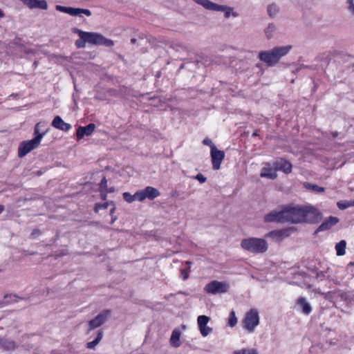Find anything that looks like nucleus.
<instances>
[{
    "mask_svg": "<svg viewBox=\"0 0 354 354\" xmlns=\"http://www.w3.org/2000/svg\"><path fill=\"white\" fill-rule=\"evenodd\" d=\"M292 48L291 45L276 46L269 50L260 51L258 58L268 66H274L280 59L286 56Z\"/></svg>",
    "mask_w": 354,
    "mask_h": 354,
    "instance_id": "nucleus-1",
    "label": "nucleus"
},
{
    "mask_svg": "<svg viewBox=\"0 0 354 354\" xmlns=\"http://www.w3.org/2000/svg\"><path fill=\"white\" fill-rule=\"evenodd\" d=\"M241 248L253 254L264 253L268 248V244L264 239L250 237L241 241Z\"/></svg>",
    "mask_w": 354,
    "mask_h": 354,
    "instance_id": "nucleus-2",
    "label": "nucleus"
},
{
    "mask_svg": "<svg viewBox=\"0 0 354 354\" xmlns=\"http://www.w3.org/2000/svg\"><path fill=\"white\" fill-rule=\"evenodd\" d=\"M283 208L285 223H304L303 205L290 204L283 206Z\"/></svg>",
    "mask_w": 354,
    "mask_h": 354,
    "instance_id": "nucleus-3",
    "label": "nucleus"
},
{
    "mask_svg": "<svg viewBox=\"0 0 354 354\" xmlns=\"http://www.w3.org/2000/svg\"><path fill=\"white\" fill-rule=\"evenodd\" d=\"M48 133V129L44 130L42 133L38 134L33 139L24 141L20 143L18 149V156L20 158L25 156L32 150L36 149L41 142L43 137Z\"/></svg>",
    "mask_w": 354,
    "mask_h": 354,
    "instance_id": "nucleus-4",
    "label": "nucleus"
},
{
    "mask_svg": "<svg viewBox=\"0 0 354 354\" xmlns=\"http://www.w3.org/2000/svg\"><path fill=\"white\" fill-rule=\"evenodd\" d=\"M259 324V315L256 308H252L246 313L243 319V327L248 333H252Z\"/></svg>",
    "mask_w": 354,
    "mask_h": 354,
    "instance_id": "nucleus-5",
    "label": "nucleus"
},
{
    "mask_svg": "<svg viewBox=\"0 0 354 354\" xmlns=\"http://www.w3.org/2000/svg\"><path fill=\"white\" fill-rule=\"evenodd\" d=\"M85 36L86 43L92 45H101L106 47H111L114 45L113 41L104 37L97 32H82Z\"/></svg>",
    "mask_w": 354,
    "mask_h": 354,
    "instance_id": "nucleus-6",
    "label": "nucleus"
},
{
    "mask_svg": "<svg viewBox=\"0 0 354 354\" xmlns=\"http://www.w3.org/2000/svg\"><path fill=\"white\" fill-rule=\"evenodd\" d=\"M230 289V284L227 281L214 280L208 283L204 287L205 292L212 295L226 293Z\"/></svg>",
    "mask_w": 354,
    "mask_h": 354,
    "instance_id": "nucleus-7",
    "label": "nucleus"
},
{
    "mask_svg": "<svg viewBox=\"0 0 354 354\" xmlns=\"http://www.w3.org/2000/svg\"><path fill=\"white\" fill-rule=\"evenodd\" d=\"M304 223H315L322 218L320 212L312 205H303Z\"/></svg>",
    "mask_w": 354,
    "mask_h": 354,
    "instance_id": "nucleus-8",
    "label": "nucleus"
},
{
    "mask_svg": "<svg viewBox=\"0 0 354 354\" xmlns=\"http://www.w3.org/2000/svg\"><path fill=\"white\" fill-rule=\"evenodd\" d=\"M210 317L207 315H199L197 317L198 328L203 337H207L213 330L212 327L207 326Z\"/></svg>",
    "mask_w": 354,
    "mask_h": 354,
    "instance_id": "nucleus-9",
    "label": "nucleus"
},
{
    "mask_svg": "<svg viewBox=\"0 0 354 354\" xmlns=\"http://www.w3.org/2000/svg\"><path fill=\"white\" fill-rule=\"evenodd\" d=\"M111 311L106 310L97 315L95 318L88 322V330L98 328L104 323L108 317L110 315Z\"/></svg>",
    "mask_w": 354,
    "mask_h": 354,
    "instance_id": "nucleus-10",
    "label": "nucleus"
},
{
    "mask_svg": "<svg viewBox=\"0 0 354 354\" xmlns=\"http://www.w3.org/2000/svg\"><path fill=\"white\" fill-rule=\"evenodd\" d=\"M212 168L214 170H218L221 167V162L225 158V153L223 151L218 150L216 147H212V151H210Z\"/></svg>",
    "mask_w": 354,
    "mask_h": 354,
    "instance_id": "nucleus-11",
    "label": "nucleus"
},
{
    "mask_svg": "<svg viewBox=\"0 0 354 354\" xmlns=\"http://www.w3.org/2000/svg\"><path fill=\"white\" fill-rule=\"evenodd\" d=\"M264 220L270 223H285L283 207L280 210H273L266 214Z\"/></svg>",
    "mask_w": 354,
    "mask_h": 354,
    "instance_id": "nucleus-12",
    "label": "nucleus"
},
{
    "mask_svg": "<svg viewBox=\"0 0 354 354\" xmlns=\"http://www.w3.org/2000/svg\"><path fill=\"white\" fill-rule=\"evenodd\" d=\"M273 166L275 167L276 171H281L285 174H290L292 171V164L283 158L277 159L274 163Z\"/></svg>",
    "mask_w": 354,
    "mask_h": 354,
    "instance_id": "nucleus-13",
    "label": "nucleus"
},
{
    "mask_svg": "<svg viewBox=\"0 0 354 354\" xmlns=\"http://www.w3.org/2000/svg\"><path fill=\"white\" fill-rule=\"evenodd\" d=\"M95 129V125L93 123H90L85 127L80 126L76 132L77 140L82 139L84 136H91Z\"/></svg>",
    "mask_w": 354,
    "mask_h": 354,
    "instance_id": "nucleus-14",
    "label": "nucleus"
},
{
    "mask_svg": "<svg viewBox=\"0 0 354 354\" xmlns=\"http://www.w3.org/2000/svg\"><path fill=\"white\" fill-rule=\"evenodd\" d=\"M260 176L274 180L277 177L275 167H272L270 163H266L265 166L261 169Z\"/></svg>",
    "mask_w": 354,
    "mask_h": 354,
    "instance_id": "nucleus-15",
    "label": "nucleus"
},
{
    "mask_svg": "<svg viewBox=\"0 0 354 354\" xmlns=\"http://www.w3.org/2000/svg\"><path fill=\"white\" fill-rule=\"evenodd\" d=\"M24 5L30 9L39 8L46 10L48 8L47 2L45 0H20Z\"/></svg>",
    "mask_w": 354,
    "mask_h": 354,
    "instance_id": "nucleus-16",
    "label": "nucleus"
},
{
    "mask_svg": "<svg viewBox=\"0 0 354 354\" xmlns=\"http://www.w3.org/2000/svg\"><path fill=\"white\" fill-rule=\"evenodd\" d=\"M52 126L55 129L66 132L68 131L71 129V125L65 122L59 115H57L54 118L52 121Z\"/></svg>",
    "mask_w": 354,
    "mask_h": 354,
    "instance_id": "nucleus-17",
    "label": "nucleus"
},
{
    "mask_svg": "<svg viewBox=\"0 0 354 354\" xmlns=\"http://www.w3.org/2000/svg\"><path fill=\"white\" fill-rule=\"evenodd\" d=\"M322 295L325 299L328 300L333 303H336L338 301L339 298H343L344 293L339 290H335L333 291L323 292L322 293Z\"/></svg>",
    "mask_w": 354,
    "mask_h": 354,
    "instance_id": "nucleus-18",
    "label": "nucleus"
},
{
    "mask_svg": "<svg viewBox=\"0 0 354 354\" xmlns=\"http://www.w3.org/2000/svg\"><path fill=\"white\" fill-rule=\"evenodd\" d=\"M213 11L224 12V16L226 19L229 18L230 16H233L234 17L239 16V14L236 12H233V8L224 5H218L216 3Z\"/></svg>",
    "mask_w": 354,
    "mask_h": 354,
    "instance_id": "nucleus-19",
    "label": "nucleus"
},
{
    "mask_svg": "<svg viewBox=\"0 0 354 354\" xmlns=\"http://www.w3.org/2000/svg\"><path fill=\"white\" fill-rule=\"evenodd\" d=\"M339 219L337 217L330 216L323 221V223L317 229L316 232L329 230L330 227L337 223Z\"/></svg>",
    "mask_w": 354,
    "mask_h": 354,
    "instance_id": "nucleus-20",
    "label": "nucleus"
},
{
    "mask_svg": "<svg viewBox=\"0 0 354 354\" xmlns=\"http://www.w3.org/2000/svg\"><path fill=\"white\" fill-rule=\"evenodd\" d=\"M180 335H181V332L178 328H175L173 330L170 339H169V343L172 347H174V348L180 347V346L181 344Z\"/></svg>",
    "mask_w": 354,
    "mask_h": 354,
    "instance_id": "nucleus-21",
    "label": "nucleus"
},
{
    "mask_svg": "<svg viewBox=\"0 0 354 354\" xmlns=\"http://www.w3.org/2000/svg\"><path fill=\"white\" fill-rule=\"evenodd\" d=\"M142 190L145 193V198L151 201L155 199L160 195V192L156 188L151 186H147Z\"/></svg>",
    "mask_w": 354,
    "mask_h": 354,
    "instance_id": "nucleus-22",
    "label": "nucleus"
},
{
    "mask_svg": "<svg viewBox=\"0 0 354 354\" xmlns=\"http://www.w3.org/2000/svg\"><path fill=\"white\" fill-rule=\"evenodd\" d=\"M297 305L300 307L302 313L305 315H309L312 311L310 304L306 301L304 297H299L297 301Z\"/></svg>",
    "mask_w": 354,
    "mask_h": 354,
    "instance_id": "nucleus-23",
    "label": "nucleus"
},
{
    "mask_svg": "<svg viewBox=\"0 0 354 354\" xmlns=\"http://www.w3.org/2000/svg\"><path fill=\"white\" fill-rule=\"evenodd\" d=\"M67 14L71 16H78L80 14H84L89 17L91 15V12L88 9L68 7Z\"/></svg>",
    "mask_w": 354,
    "mask_h": 354,
    "instance_id": "nucleus-24",
    "label": "nucleus"
},
{
    "mask_svg": "<svg viewBox=\"0 0 354 354\" xmlns=\"http://www.w3.org/2000/svg\"><path fill=\"white\" fill-rule=\"evenodd\" d=\"M0 346L4 351H12L15 348V343L10 339L0 337Z\"/></svg>",
    "mask_w": 354,
    "mask_h": 354,
    "instance_id": "nucleus-25",
    "label": "nucleus"
},
{
    "mask_svg": "<svg viewBox=\"0 0 354 354\" xmlns=\"http://www.w3.org/2000/svg\"><path fill=\"white\" fill-rule=\"evenodd\" d=\"M74 32L77 33L80 37L77 40H76L75 46L78 48H84L86 46V40L85 36L82 34V32H84V31L77 28H75Z\"/></svg>",
    "mask_w": 354,
    "mask_h": 354,
    "instance_id": "nucleus-26",
    "label": "nucleus"
},
{
    "mask_svg": "<svg viewBox=\"0 0 354 354\" xmlns=\"http://www.w3.org/2000/svg\"><path fill=\"white\" fill-rule=\"evenodd\" d=\"M197 4L202 6L207 10H213L216 3L210 1L209 0H193Z\"/></svg>",
    "mask_w": 354,
    "mask_h": 354,
    "instance_id": "nucleus-27",
    "label": "nucleus"
},
{
    "mask_svg": "<svg viewBox=\"0 0 354 354\" xmlns=\"http://www.w3.org/2000/svg\"><path fill=\"white\" fill-rule=\"evenodd\" d=\"M277 28L273 23H270L264 30V33L268 39H270L273 37L274 32H276Z\"/></svg>",
    "mask_w": 354,
    "mask_h": 354,
    "instance_id": "nucleus-28",
    "label": "nucleus"
},
{
    "mask_svg": "<svg viewBox=\"0 0 354 354\" xmlns=\"http://www.w3.org/2000/svg\"><path fill=\"white\" fill-rule=\"evenodd\" d=\"M346 242L344 240L340 241L335 245L336 254L337 256H342L346 252Z\"/></svg>",
    "mask_w": 354,
    "mask_h": 354,
    "instance_id": "nucleus-29",
    "label": "nucleus"
},
{
    "mask_svg": "<svg viewBox=\"0 0 354 354\" xmlns=\"http://www.w3.org/2000/svg\"><path fill=\"white\" fill-rule=\"evenodd\" d=\"M46 123L45 122H40L36 124L34 128V135L35 137L37 136L38 134L42 133V131L44 130L48 129V128H46Z\"/></svg>",
    "mask_w": 354,
    "mask_h": 354,
    "instance_id": "nucleus-30",
    "label": "nucleus"
},
{
    "mask_svg": "<svg viewBox=\"0 0 354 354\" xmlns=\"http://www.w3.org/2000/svg\"><path fill=\"white\" fill-rule=\"evenodd\" d=\"M102 336H103L102 332V331H99L98 333H97V337H95V339L94 340L91 341V342H88L86 344V347L88 348H90V349L93 348L100 342V340L102 338Z\"/></svg>",
    "mask_w": 354,
    "mask_h": 354,
    "instance_id": "nucleus-31",
    "label": "nucleus"
},
{
    "mask_svg": "<svg viewBox=\"0 0 354 354\" xmlns=\"http://www.w3.org/2000/svg\"><path fill=\"white\" fill-rule=\"evenodd\" d=\"M304 187L307 189L313 191L315 192H323L324 191V188L322 187H319L315 184H312L310 183H305Z\"/></svg>",
    "mask_w": 354,
    "mask_h": 354,
    "instance_id": "nucleus-32",
    "label": "nucleus"
},
{
    "mask_svg": "<svg viewBox=\"0 0 354 354\" xmlns=\"http://www.w3.org/2000/svg\"><path fill=\"white\" fill-rule=\"evenodd\" d=\"M236 324H237V318L236 317L235 312L234 310H232L229 314L228 320H227V326L232 328V327L235 326L236 325Z\"/></svg>",
    "mask_w": 354,
    "mask_h": 354,
    "instance_id": "nucleus-33",
    "label": "nucleus"
},
{
    "mask_svg": "<svg viewBox=\"0 0 354 354\" xmlns=\"http://www.w3.org/2000/svg\"><path fill=\"white\" fill-rule=\"evenodd\" d=\"M233 354H258V351L256 348H243L234 351Z\"/></svg>",
    "mask_w": 354,
    "mask_h": 354,
    "instance_id": "nucleus-34",
    "label": "nucleus"
},
{
    "mask_svg": "<svg viewBox=\"0 0 354 354\" xmlns=\"http://www.w3.org/2000/svg\"><path fill=\"white\" fill-rule=\"evenodd\" d=\"M287 230H274L271 231L268 233V236H274L277 238H281L285 235H288Z\"/></svg>",
    "mask_w": 354,
    "mask_h": 354,
    "instance_id": "nucleus-35",
    "label": "nucleus"
},
{
    "mask_svg": "<svg viewBox=\"0 0 354 354\" xmlns=\"http://www.w3.org/2000/svg\"><path fill=\"white\" fill-rule=\"evenodd\" d=\"M267 10H268V14L269 15V16L271 17H273L279 12V8L275 4H271L268 6Z\"/></svg>",
    "mask_w": 354,
    "mask_h": 354,
    "instance_id": "nucleus-36",
    "label": "nucleus"
},
{
    "mask_svg": "<svg viewBox=\"0 0 354 354\" xmlns=\"http://www.w3.org/2000/svg\"><path fill=\"white\" fill-rule=\"evenodd\" d=\"M337 205L340 209H345L349 207L353 206L352 201H339L337 202Z\"/></svg>",
    "mask_w": 354,
    "mask_h": 354,
    "instance_id": "nucleus-37",
    "label": "nucleus"
},
{
    "mask_svg": "<svg viewBox=\"0 0 354 354\" xmlns=\"http://www.w3.org/2000/svg\"><path fill=\"white\" fill-rule=\"evenodd\" d=\"M109 205H113V202H105L103 203H96L94 207V210L95 212H99L100 209H105L108 207Z\"/></svg>",
    "mask_w": 354,
    "mask_h": 354,
    "instance_id": "nucleus-38",
    "label": "nucleus"
},
{
    "mask_svg": "<svg viewBox=\"0 0 354 354\" xmlns=\"http://www.w3.org/2000/svg\"><path fill=\"white\" fill-rule=\"evenodd\" d=\"M134 198H136V201L142 202L146 199L145 193L142 189L137 191L134 194Z\"/></svg>",
    "mask_w": 354,
    "mask_h": 354,
    "instance_id": "nucleus-39",
    "label": "nucleus"
},
{
    "mask_svg": "<svg viewBox=\"0 0 354 354\" xmlns=\"http://www.w3.org/2000/svg\"><path fill=\"white\" fill-rule=\"evenodd\" d=\"M123 198L127 203H132L136 201V198H134V194H131L129 192H124L122 194Z\"/></svg>",
    "mask_w": 354,
    "mask_h": 354,
    "instance_id": "nucleus-40",
    "label": "nucleus"
},
{
    "mask_svg": "<svg viewBox=\"0 0 354 354\" xmlns=\"http://www.w3.org/2000/svg\"><path fill=\"white\" fill-rule=\"evenodd\" d=\"M19 299L20 298L15 295H8L5 297L6 303L18 302Z\"/></svg>",
    "mask_w": 354,
    "mask_h": 354,
    "instance_id": "nucleus-41",
    "label": "nucleus"
},
{
    "mask_svg": "<svg viewBox=\"0 0 354 354\" xmlns=\"http://www.w3.org/2000/svg\"><path fill=\"white\" fill-rule=\"evenodd\" d=\"M189 272H190V270H189V269H182L180 270L181 278L183 281H185L189 278Z\"/></svg>",
    "mask_w": 354,
    "mask_h": 354,
    "instance_id": "nucleus-42",
    "label": "nucleus"
},
{
    "mask_svg": "<svg viewBox=\"0 0 354 354\" xmlns=\"http://www.w3.org/2000/svg\"><path fill=\"white\" fill-rule=\"evenodd\" d=\"M348 4V10L354 16V0H346Z\"/></svg>",
    "mask_w": 354,
    "mask_h": 354,
    "instance_id": "nucleus-43",
    "label": "nucleus"
},
{
    "mask_svg": "<svg viewBox=\"0 0 354 354\" xmlns=\"http://www.w3.org/2000/svg\"><path fill=\"white\" fill-rule=\"evenodd\" d=\"M107 188V180L106 177H103L100 183V190H106Z\"/></svg>",
    "mask_w": 354,
    "mask_h": 354,
    "instance_id": "nucleus-44",
    "label": "nucleus"
},
{
    "mask_svg": "<svg viewBox=\"0 0 354 354\" xmlns=\"http://www.w3.org/2000/svg\"><path fill=\"white\" fill-rule=\"evenodd\" d=\"M203 145H207V146H209L210 148H211V151H212V147H216L214 143L212 142V141L208 138H205L203 140Z\"/></svg>",
    "mask_w": 354,
    "mask_h": 354,
    "instance_id": "nucleus-45",
    "label": "nucleus"
},
{
    "mask_svg": "<svg viewBox=\"0 0 354 354\" xmlns=\"http://www.w3.org/2000/svg\"><path fill=\"white\" fill-rule=\"evenodd\" d=\"M326 272H322V271L317 272L316 274L317 279L319 281H322V280L325 279L326 278H328V276H326Z\"/></svg>",
    "mask_w": 354,
    "mask_h": 354,
    "instance_id": "nucleus-46",
    "label": "nucleus"
},
{
    "mask_svg": "<svg viewBox=\"0 0 354 354\" xmlns=\"http://www.w3.org/2000/svg\"><path fill=\"white\" fill-rule=\"evenodd\" d=\"M55 8L57 10H58L59 12L67 13L68 7L57 5V6H56Z\"/></svg>",
    "mask_w": 354,
    "mask_h": 354,
    "instance_id": "nucleus-47",
    "label": "nucleus"
},
{
    "mask_svg": "<svg viewBox=\"0 0 354 354\" xmlns=\"http://www.w3.org/2000/svg\"><path fill=\"white\" fill-rule=\"evenodd\" d=\"M195 178L198 180L201 183H203L206 181V178L201 174H198Z\"/></svg>",
    "mask_w": 354,
    "mask_h": 354,
    "instance_id": "nucleus-48",
    "label": "nucleus"
},
{
    "mask_svg": "<svg viewBox=\"0 0 354 354\" xmlns=\"http://www.w3.org/2000/svg\"><path fill=\"white\" fill-rule=\"evenodd\" d=\"M107 193L106 190H100V196L102 200H106Z\"/></svg>",
    "mask_w": 354,
    "mask_h": 354,
    "instance_id": "nucleus-49",
    "label": "nucleus"
},
{
    "mask_svg": "<svg viewBox=\"0 0 354 354\" xmlns=\"http://www.w3.org/2000/svg\"><path fill=\"white\" fill-rule=\"evenodd\" d=\"M113 207L110 209V215H113L115 211V205H112Z\"/></svg>",
    "mask_w": 354,
    "mask_h": 354,
    "instance_id": "nucleus-50",
    "label": "nucleus"
},
{
    "mask_svg": "<svg viewBox=\"0 0 354 354\" xmlns=\"http://www.w3.org/2000/svg\"><path fill=\"white\" fill-rule=\"evenodd\" d=\"M111 223H113L116 220H117V217L114 215H111Z\"/></svg>",
    "mask_w": 354,
    "mask_h": 354,
    "instance_id": "nucleus-51",
    "label": "nucleus"
},
{
    "mask_svg": "<svg viewBox=\"0 0 354 354\" xmlns=\"http://www.w3.org/2000/svg\"><path fill=\"white\" fill-rule=\"evenodd\" d=\"M192 263L189 261H185V265H187L188 266V268L189 270H190V267L192 266Z\"/></svg>",
    "mask_w": 354,
    "mask_h": 354,
    "instance_id": "nucleus-52",
    "label": "nucleus"
},
{
    "mask_svg": "<svg viewBox=\"0 0 354 354\" xmlns=\"http://www.w3.org/2000/svg\"><path fill=\"white\" fill-rule=\"evenodd\" d=\"M309 66L307 65L301 64L299 68L297 70L301 69V68H308Z\"/></svg>",
    "mask_w": 354,
    "mask_h": 354,
    "instance_id": "nucleus-53",
    "label": "nucleus"
},
{
    "mask_svg": "<svg viewBox=\"0 0 354 354\" xmlns=\"http://www.w3.org/2000/svg\"><path fill=\"white\" fill-rule=\"evenodd\" d=\"M106 191L108 192V193H111V192H114V188L113 187H111L109 189H106Z\"/></svg>",
    "mask_w": 354,
    "mask_h": 354,
    "instance_id": "nucleus-54",
    "label": "nucleus"
},
{
    "mask_svg": "<svg viewBox=\"0 0 354 354\" xmlns=\"http://www.w3.org/2000/svg\"><path fill=\"white\" fill-rule=\"evenodd\" d=\"M4 207L1 205H0V214L3 211Z\"/></svg>",
    "mask_w": 354,
    "mask_h": 354,
    "instance_id": "nucleus-55",
    "label": "nucleus"
},
{
    "mask_svg": "<svg viewBox=\"0 0 354 354\" xmlns=\"http://www.w3.org/2000/svg\"><path fill=\"white\" fill-rule=\"evenodd\" d=\"M136 39L135 38H132V39H131V44H135V43H136Z\"/></svg>",
    "mask_w": 354,
    "mask_h": 354,
    "instance_id": "nucleus-56",
    "label": "nucleus"
},
{
    "mask_svg": "<svg viewBox=\"0 0 354 354\" xmlns=\"http://www.w3.org/2000/svg\"><path fill=\"white\" fill-rule=\"evenodd\" d=\"M182 328H183V329H185L186 326H185V325H183V326H182Z\"/></svg>",
    "mask_w": 354,
    "mask_h": 354,
    "instance_id": "nucleus-57",
    "label": "nucleus"
},
{
    "mask_svg": "<svg viewBox=\"0 0 354 354\" xmlns=\"http://www.w3.org/2000/svg\"><path fill=\"white\" fill-rule=\"evenodd\" d=\"M335 283H338V281L336 280L335 281H334Z\"/></svg>",
    "mask_w": 354,
    "mask_h": 354,
    "instance_id": "nucleus-58",
    "label": "nucleus"
},
{
    "mask_svg": "<svg viewBox=\"0 0 354 354\" xmlns=\"http://www.w3.org/2000/svg\"><path fill=\"white\" fill-rule=\"evenodd\" d=\"M257 133H253V136H257Z\"/></svg>",
    "mask_w": 354,
    "mask_h": 354,
    "instance_id": "nucleus-59",
    "label": "nucleus"
},
{
    "mask_svg": "<svg viewBox=\"0 0 354 354\" xmlns=\"http://www.w3.org/2000/svg\"><path fill=\"white\" fill-rule=\"evenodd\" d=\"M352 201H353V205L354 206V199L352 200Z\"/></svg>",
    "mask_w": 354,
    "mask_h": 354,
    "instance_id": "nucleus-60",
    "label": "nucleus"
}]
</instances>
